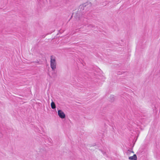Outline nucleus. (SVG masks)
I'll list each match as a JSON object with an SVG mask.
<instances>
[{
  "instance_id": "39448f33",
  "label": "nucleus",
  "mask_w": 160,
  "mask_h": 160,
  "mask_svg": "<svg viewBox=\"0 0 160 160\" xmlns=\"http://www.w3.org/2000/svg\"><path fill=\"white\" fill-rule=\"evenodd\" d=\"M129 159L131 160H136L137 159V157L136 154H134L132 156L129 157Z\"/></svg>"
},
{
  "instance_id": "423d86ee",
  "label": "nucleus",
  "mask_w": 160,
  "mask_h": 160,
  "mask_svg": "<svg viewBox=\"0 0 160 160\" xmlns=\"http://www.w3.org/2000/svg\"><path fill=\"white\" fill-rule=\"evenodd\" d=\"M51 107L52 109H55L56 108V105L54 102H52L51 103Z\"/></svg>"
},
{
  "instance_id": "0eeeda50",
  "label": "nucleus",
  "mask_w": 160,
  "mask_h": 160,
  "mask_svg": "<svg viewBox=\"0 0 160 160\" xmlns=\"http://www.w3.org/2000/svg\"><path fill=\"white\" fill-rule=\"evenodd\" d=\"M134 153V152L133 151L130 150H128L127 152V154L128 155H130L131 153Z\"/></svg>"
},
{
  "instance_id": "6e6552de",
  "label": "nucleus",
  "mask_w": 160,
  "mask_h": 160,
  "mask_svg": "<svg viewBox=\"0 0 160 160\" xmlns=\"http://www.w3.org/2000/svg\"><path fill=\"white\" fill-rule=\"evenodd\" d=\"M2 137L1 134L0 133V138Z\"/></svg>"
},
{
  "instance_id": "20e7f679",
  "label": "nucleus",
  "mask_w": 160,
  "mask_h": 160,
  "mask_svg": "<svg viewBox=\"0 0 160 160\" xmlns=\"http://www.w3.org/2000/svg\"><path fill=\"white\" fill-rule=\"evenodd\" d=\"M115 100V97L113 95H111L108 98V100L111 102H114Z\"/></svg>"
},
{
  "instance_id": "7ed1b4c3",
  "label": "nucleus",
  "mask_w": 160,
  "mask_h": 160,
  "mask_svg": "<svg viewBox=\"0 0 160 160\" xmlns=\"http://www.w3.org/2000/svg\"><path fill=\"white\" fill-rule=\"evenodd\" d=\"M58 114L59 117L62 119H63L65 118V114L61 110H58Z\"/></svg>"
},
{
  "instance_id": "f257e3e1",
  "label": "nucleus",
  "mask_w": 160,
  "mask_h": 160,
  "mask_svg": "<svg viewBox=\"0 0 160 160\" xmlns=\"http://www.w3.org/2000/svg\"><path fill=\"white\" fill-rule=\"evenodd\" d=\"M92 6V3L90 2H87L81 5L79 7L80 11L82 12L84 10H88L90 9Z\"/></svg>"
},
{
  "instance_id": "f03ea898",
  "label": "nucleus",
  "mask_w": 160,
  "mask_h": 160,
  "mask_svg": "<svg viewBox=\"0 0 160 160\" xmlns=\"http://www.w3.org/2000/svg\"><path fill=\"white\" fill-rule=\"evenodd\" d=\"M57 63L56 58L53 56L50 57V67L52 71H55L56 69Z\"/></svg>"
}]
</instances>
